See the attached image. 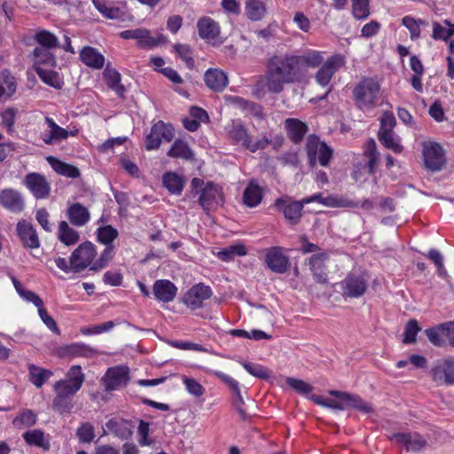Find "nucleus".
Here are the masks:
<instances>
[{"mask_svg":"<svg viewBox=\"0 0 454 454\" xmlns=\"http://www.w3.org/2000/svg\"><path fill=\"white\" fill-rule=\"evenodd\" d=\"M303 76L293 54H275L266 65L265 75L260 77L257 86L266 89L270 93L278 94L286 84L294 83Z\"/></svg>","mask_w":454,"mask_h":454,"instance_id":"1","label":"nucleus"},{"mask_svg":"<svg viewBox=\"0 0 454 454\" xmlns=\"http://www.w3.org/2000/svg\"><path fill=\"white\" fill-rule=\"evenodd\" d=\"M85 375L79 365L72 366L64 380L57 381L53 386L56 396L52 402L53 410L64 413L70 412L73 408L72 397L81 389Z\"/></svg>","mask_w":454,"mask_h":454,"instance_id":"2","label":"nucleus"},{"mask_svg":"<svg viewBox=\"0 0 454 454\" xmlns=\"http://www.w3.org/2000/svg\"><path fill=\"white\" fill-rule=\"evenodd\" d=\"M71 254L78 273L86 269L98 272L107 267L112 261L114 248V247H105L98 255L96 246L90 241H86L80 244Z\"/></svg>","mask_w":454,"mask_h":454,"instance_id":"3","label":"nucleus"},{"mask_svg":"<svg viewBox=\"0 0 454 454\" xmlns=\"http://www.w3.org/2000/svg\"><path fill=\"white\" fill-rule=\"evenodd\" d=\"M191 185L199 195V204L205 211L217 208L223 204L222 187L213 182L205 183L203 179L194 177Z\"/></svg>","mask_w":454,"mask_h":454,"instance_id":"4","label":"nucleus"},{"mask_svg":"<svg viewBox=\"0 0 454 454\" xmlns=\"http://www.w3.org/2000/svg\"><path fill=\"white\" fill-rule=\"evenodd\" d=\"M380 95L379 82L372 77L363 78L353 90V98L356 106L362 110L373 108Z\"/></svg>","mask_w":454,"mask_h":454,"instance_id":"5","label":"nucleus"},{"mask_svg":"<svg viewBox=\"0 0 454 454\" xmlns=\"http://www.w3.org/2000/svg\"><path fill=\"white\" fill-rule=\"evenodd\" d=\"M346 64V59L341 54H335L329 57L320 67L315 74L316 82L323 88H326L325 92L317 98V101L325 99L332 91L333 86H329L334 74Z\"/></svg>","mask_w":454,"mask_h":454,"instance_id":"6","label":"nucleus"},{"mask_svg":"<svg viewBox=\"0 0 454 454\" xmlns=\"http://www.w3.org/2000/svg\"><path fill=\"white\" fill-rule=\"evenodd\" d=\"M396 124L394 114L390 112H385L380 118V127L378 132L379 141L387 149L395 153L403 152L401 138L394 131Z\"/></svg>","mask_w":454,"mask_h":454,"instance_id":"7","label":"nucleus"},{"mask_svg":"<svg viewBox=\"0 0 454 454\" xmlns=\"http://www.w3.org/2000/svg\"><path fill=\"white\" fill-rule=\"evenodd\" d=\"M306 148L311 166H315L317 161L323 167H326L329 164L333 151L325 142L320 141L317 137H309Z\"/></svg>","mask_w":454,"mask_h":454,"instance_id":"8","label":"nucleus"},{"mask_svg":"<svg viewBox=\"0 0 454 454\" xmlns=\"http://www.w3.org/2000/svg\"><path fill=\"white\" fill-rule=\"evenodd\" d=\"M422 154L425 166L432 171L440 170L445 163L442 147L436 142L425 141L422 144Z\"/></svg>","mask_w":454,"mask_h":454,"instance_id":"9","label":"nucleus"},{"mask_svg":"<svg viewBox=\"0 0 454 454\" xmlns=\"http://www.w3.org/2000/svg\"><path fill=\"white\" fill-rule=\"evenodd\" d=\"M173 137V127L159 121L152 127L150 133L146 136L145 147L147 150L157 149L162 140L169 142Z\"/></svg>","mask_w":454,"mask_h":454,"instance_id":"10","label":"nucleus"},{"mask_svg":"<svg viewBox=\"0 0 454 454\" xmlns=\"http://www.w3.org/2000/svg\"><path fill=\"white\" fill-rule=\"evenodd\" d=\"M129 372L126 366L109 368L103 378L106 389L111 391L125 387L129 381Z\"/></svg>","mask_w":454,"mask_h":454,"instance_id":"11","label":"nucleus"},{"mask_svg":"<svg viewBox=\"0 0 454 454\" xmlns=\"http://www.w3.org/2000/svg\"><path fill=\"white\" fill-rule=\"evenodd\" d=\"M431 376L438 385L454 384V359H445L437 362L431 369Z\"/></svg>","mask_w":454,"mask_h":454,"instance_id":"12","label":"nucleus"},{"mask_svg":"<svg viewBox=\"0 0 454 454\" xmlns=\"http://www.w3.org/2000/svg\"><path fill=\"white\" fill-rule=\"evenodd\" d=\"M212 291L209 286L203 284L194 285L183 298V302L192 309H198L202 307L203 302L209 299Z\"/></svg>","mask_w":454,"mask_h":454,"instance_id":"13","label":"nucleus"},{"mask_svg":"<svg viewBox=\"0 0 454 454\" xmlns=\"http://www.w3.org/2000/svg\"><path fill=\"white\" fill-rule=\"evenodd\" d=\"M24 184L36 199L49 196L51 185L46 177L39 173H29L24 178Z\"/></svg>","mask_w":454,"mask_h":454,"instance_id":"14","label":"nucleus"},{"mask_svg":"<svg viewBox=\"0 0 454 454\" xmlns=\"http://www.w3.org/2000/svg\"><path fill=\"white\" fill-rule=\"evenodd\" d=\"M0 205L12 213H20L25 208V200L20 192L12 188L0 191Z\"/></svg>","mask_w":454,"mask_h":454,"instance_id":"15","label":"nucleus"},{"mask_svg":"<svg viewBox=\"0 0 454 454\" xmlns=\"http://www.w3.org/2000/svg\"><path fill=\"white\" fill-rule=\"evenodd\" d=\"M199 35L212 43L214 46L220 45L222 41L219 39L220 27L216 21L209 17H203L197 23Z\"/></svg>","mask_w":454,"mask_h":454,"instance_id":"16","label":"nucleus"},{"mask_svg":"<svg viewBox=\"0 0 454 454\" xmlns=\"http://www.w3.org/2000/svg\"><path fill=\"white\" fill-rule=\"evenodd\" d=\"M391 439L408 451H419L428 446L427 439L417 432L395 434Z\"/></svg>","mask_w":454,"mask_h":454,"instance_id":"17","label":"nucleus"},{"mask_svg":"<svg viewBox=\"0 0 454 454\" xmlns=\"http://www.w3.org/2000/svg\"><path fill=\"white\" fill-rule=\"evenodd\" d=\"M303 206V200L292 201L290 198H279L275 201V207L284 213L285 218L291 224L299 223Z\"/></svg>","mask_w":454,"mask_h":454,"instance_id":"18","label":"nucleus"},{"mask_svg":"<svg viewBox=\"0 0 454 454\" xmlns=\"http://www.w3.org/2000/svg\"><path fill=\"white\" fill-rule=\"evenodd\" d=\"M343 296L348 298L361 297L367 289V281L363 275L349 274L342 282Z\"/></svg>","mask_w":454,"mask_h":454,"instance_id":"19","label":"nucleus"},{"mask_svg":"<svg viewBox=\"0 0 454 454\" xmlns=\"http://www.w3.org/2000/svg\"><path fill=\"white\" fill-rule=\"evenodd\" d=\"M47 129L41 134V138L46 145L58 144L67 139L70 135L74 136L75 133L69 132L67 129L59 126L53 119L50 117L45 118Z\"/></svg>","mask_w":454,"mask_h":454,"instance_id":"20","label":"nucleus"},{"mask_svg":"<svg viewBox=\"0 0 454 454\" xmlns=\"http://www.w3.org/2000/svg\"><path fill=\"white\" fill-rule=\"evenodd\" d=\"M329 394L344 402L346 408H353L360 412L368 414L373 411L372 405L364 401L359 395L343 391L330 390Z\"/></svg>","mask_w":454,"mask_h":454,"instance_id":"21","label":"nucleus"},{"mask_svg":"<svg viewBox=\"0 0 454 454\" xmlns=\"http://www.w3.org/2000/svg\"><path fill=\"white\" fill-rule=\"evenodd\" d=\"M120 36L123 39H135L141 48H153L159 44L160 39L151 35L149 30L145 28H136L124 30L120 33Z\"/></svg>","mask_w":454,"mask_h":454,"instance_id":"22","label":"nucleus"},{"mask_svg":"<svg viewBox=\"0 0 454 454\" xmlns=\"http://www.w3.org/2000/svg\"><path fill=\"white\" fill-rule=\"evenodd\" d=\"M95 8L106 18L111 20H130L127 15L126 6H113L107 0H92Z\"/></svg>","mask_w":454,"mask_h":454,"instance_id":"23","label":"nucleus"},{"mask_svg":"<svg viewBox=\"0 0 454 454\" xmlns=\"http://www.w3.org/2000/svg\"><path fill=\"white\" fill-rule=\"evenodd\" d=\"M265 260L268 267L274 272L284 273L287 270L288 258L278 247L269 249Z\"/></svg>","mask_w":454,"mask_h":454,"instance_id":"24","label":"nucleus"},{"mask_svg":"<svg viewBox=\"0 0 454 454\" xmlns=\"http://www.w3.org/2000/svg\"><path fill=\"white\" fill-rule=\"evenodd\" d=\"M17 232L25 247L29 248L39 247L38 235L30 223L25 220L20 221L17 224Z\"/></svg>","mask_w":454,"mask_h":454,"instance_id":"25","label":"nucleus"},{"mask_svg":"<svg viewBox=\"0 0 454 454\" xmlns=\"http://www.w3.org/2000/svg\"><path fill=\"white\" fill-rule=\"evenodd\" d=\"M153 291L157 300L169 302L176 296L177 288L168 279H159L154 282Z\"/></svg>","mask_w":454,"mask_h":454,"instance_id":"26","label":"nucleus"},{"mask_svg":"<svg viewBox=\"0 0 454 454\" xmlns=\"http://www.w3.org/2000/svg\"><path fill=\"white\" fill-rule=\"evenodd\" d=\"M207 86L214 91H222L228 84L226 74L218 68H209L204 74Z\"/></svg>","mask_w":454,"mask_h":454,"instance_id":"27","label":"nucleus"},{"mask_svg":"<svg viewBox=\"0 0 454 454\" xmlns=\"http://www.w3.org/2000/svg\"><path fill=\"white\" fill-rule=\"evenodd\" d=\"M327 259L325 253L313 254L309 259V269L315 280L320 284L327 282V273L325 262Z\"/></svg>","mask_w":454,"mask_h":454,"instance_id":"28","label":"nucleus"},{"mask_svg":"<svg viewBox=\"0 0 454 454\" xmlns=\"http://www.w3.org/2000/svg\"><path fill=\"white\" fill-rule=\"evenodd\" d=\"M185 180L183 176L168 171L162 176L163 187L173 195H180L184 190Z\"/></svg>","mask_w":454,"mask_h":454,"instance_id":"29","label":"nucleus"},{"mask_svg":"<svg viewBox=\"0 0 454 454\" xmlns=\"http://www.w3.org/2000/svg\"><path fill=\"white\" fill-rule=\"evenodd\" d=\"M46 160L59 175L69 178H77L80 176V170L74 165L64 162L54 156H48Z\"/></svg>","mask_w":454,"mask_h":454,"instance_id":"30","label":"nucleus"},{"mask_svg":"<svg viewBox=\"0 0 454 454\" xmlns=\"http://www.w3.org/2000/svg\"><path fill=\"white\" fill-rule=\"evenodd\" d=\"M285 127L287 130L288 137L294 143L301 141L308 131L306 123L294 118L286 119L285 121Z\"/></svg>","mask_w":454,"mask_h":454,"instance_id":"31","label":"nucleus"},{"mask_svg":"<svg viewBox=\"0 0 454 454\" xmlns=\"http://www.w3.org/2000/svg\"><path fill=\"white\" fill-rule=\"evenodd\" d=\"M22 437L30 446H36L43 450H50V438L40 429L28 430L23 434Z\"/></svg>","mask_w":454,"mask_h":454,"instance_id":"32","label":"nucleus"},{"mask_svg":"<svg viewBox=\"0 0 454 454\" xmlns=\"http://www.w3.org/2000/svg\"><path fill=\"white\" fill-rule=\"evenodd\" d=\"M262 199V189L255 182L251 181L243 192V202L247 207H254L258 206Z\"/></svg>","mask_w":454,"mask_h":454,"instance_id":"33","label":"nucleus"},{"mask_svg":"<svg viewBox=\"0 0 454 454\" xmlns=\"http://www.w3.org/2000/svg\"><path fill=\"white\" fill-rule=\"evenodd\" d=\"M67 216L71 223L75 226H83L90 220V212L80 203H74L69 207Z\"/></svg>","mask_w":454,"mask_h":454,"instance_id":"34","label":"nucleus"},{"mask_svg":"<svg viewBox=\"0 0 454 454\" xmlns=\"http://www.w3.org/2000/svg\"><path fill=\"white\" fill-rule=\"evenodd\" d=\"M301 72L304 67H317L323 63L324 53L318 51H309L302 55H294Z\"/></svg>","mask_w":454,"mask_h":454,"instance_id":"35","label":"nucleus"},{"mask_svg":"<svg viewBox=\"0 0 454 454\" xmlns=\"http://www.w3.org/2000/svg\"><path fill=\"white\" fill-rule=\"evenodd\" d=\"M81 60L88 67L100 69L105 63V58L96 49L84 47L80 53Z\"/></svg>","mask_w":454,"mask_h":454,"instance_id":"36","label":"nucleus"},{"mask_svg":"<svg viewBox=\"0 0 454 454\" xmlns=\"http://www.w3.org/2000/svg\"><path fill=\"white\" fill-rule=\"evenodd\" d=\"M227 132L230 140L234 144H241L247 148L250 136L240 122H232V124L227 128Z\"/></svg>","mask_w":454,"mask_h":454,"instance_id":"37","label":"nucleus"},{"mask_svg":"<svg viewBox=\"0 0 454 454\" xmlns=\"http://www.w3.org/2000/svg\"><path fill=\"white\" fill-rule=\"evenodd\" d=\"M245 12L249 20L258 21L264 18L267 9L265 4L261 0H247Z\"/></svg>","mask_w":454,"mask_h":454,"instance_id":"38","label":"nucleus"},{"mask_svg":"<svg viewBox=\"0 0 454 454\" xmlns=\"http://www.w3.org/2000/svg\"><path fill=\"white\" fill-rule=\"evenodd\" d=\"M106 427L108 432L121 439H128L132 434L129 422L124 419H111L106 422Z\"/></svg>","mask_w":454,"mask_h":454,"instance_id":"39","label":"nucleus"},{"mask_svg":"<svg viewBox=\"0 0 454 454\" xmlns=\"http://www.w3.org/2000/svg\"><path fill=\"white\" fill-rule=\"evenodd\" d=\"M103 75L108 87L114 90L119 96H122L125 89L123 85L121 84V74L119 72L107 66L104 70Z\"/></svg>","mask_w":454,"mask_h":454,"instance_id":"40","label":"nucleus"},{"mask_svg":"<svg viewBox=\"0 0 454 454\" xmlns=\"http://www.w3.org/2000/svg\"><path fill=\"white\" fill-rule=\"evenodd\" d=\"M59 239L67 246H71L78 242L79 233L71 228L65 221H61L58 231Z\"/></svg>","mask_w":454,"mask_h":454,"instance_id":"41","label":"nucleus"},{"mask_svg":"<svg viewBox=\"0 0 454 454\" xmlns=\"http://www.w3.org/2000/svg\"><path fill=\"white\" fill-rule=\"evenodd\" d=\"M168 155L171 158H179L183 160H191L193 156L187 143L181 139H177L174 142L168 152Z\"/></svg>","mask_w":454,"mask_h":454,"instance_id":"42","label":"nucleus"},{"mask_svg":"<svg viewBox=\"0 0 454 454\" xmlns=\"http://www.w3.org/2000/svg\"><path fill=\"white\" fill-rule=\"evenodd\" d=\"M35 72L44 83L55 89L62 88L63 82L57 72L52 70H47L41 67H36Z\"/></svg>","mask_w":454,"mask_h":454,"instance_id":"43","label":"nucleus"},{"mask_svg":"<svg viewBox=\"0 0 454 454\" xmlns=\"http://www.w3.org/2000/svg\"><path fill=\"white\" fill-rule=\"evenodd\" d=\"M28 370L30 381L36 387H41L52 375L51 371L40 368L34 364H30Z\"/></svg>","mask_w":454,"mask_h":454,"instance_id":"44","label":"nucleus"},{"mask_svg":"<svg viewBox=\"0 0 454 454\" xmlns=\"http://www.w3.org/2000/svg\"><path fill=\"white\" fill-rule=\"evenodd\" d=\"M247 248L243 244H234L231 245L228 247L219 251L217 253L218 258L222 261H231L233 260L236 256H243L247 254Z\"/></svg>","mask_w":454,"mask_h":454,"instance_id":"45","label":"nucleus"},{"mask_svg":"<svg viewBox=\"0 0 454 454\" xmlns=\"http://www.w3.org/2000/svg\"><path fill=\"white\" fill-rule=\"evenodd\" d=\"M118 231L111 225H104L98 229V240L106 247H114L112 243L118 237Z\"/></svg>","mask_w":454,"mask_h":454,"instance_id":"46","label":"nucleus"},{"mask_svg":"<svg viewBox=\"0 0 454 454\" xmlns=\"http://www.w3.org/2000/svg\"><path fill=\"white\" fill-rule=\"evenodd\" d=\"M37 416L31 410H24L12 421V424L17 428H25L34 426L36 422Z\"/></svg>","mask_w":454,"mask_h":454,"instance_id":"47","label":"nucleus"},{"mask_svg":"<svg viewBox=\"0 0 454 454\" xmlns=\"http://www.w3.org/2000/svg\"><path fill=\"white\" fill-rule=\"evenodd\" d=\"M46 263L49 266V268H51L52 264H54L56 267H58L65 273H78L77 269L74 268V262L72 259V254L70 255L68 261L60 256H57L53 258H49Z\"/></svg>","mask_w":454,"mask_h":454,"instance_id":"48","label":"nucleus"},{"mask_svg":"<svg viewBox=\"0 0 454 454\" xmlns=\"http://www.w3.org/2000/svg\"><path fill=\"white\" fill-rule=\"evenodd\" d=\"M35 39L41 45V48L52 49L59 47L57 36L47 30L37 32Z\"/></svg>","mask_w":454,"mask_h":454,"instance_id":"49","label":"nucleus"},{"mask_svg":"<svg viewBox=\"0 0 454 454\" xmlns=\"http://www.w3.org/2000/svg\"><path fill=\"white\" fill-rule=\"evenodd\" d=\"M402 24L410 31L411 39L417 40L420 36V25H425L426 22L422 20H415L411 16H405L402 19Z\"/></svg>","mask_w":454,"mask_h":454,"instance_id":"50","label":"nucleus"},{"mask_svg":"<svg viewBox=\"0 0 454 454\" xmlns=\"http://www.w3.org/2000/svg\"><path fill=\"white\" fill-rule=\"evenodd\" d=\"M50 49L36 47L33 51L35 64L55 65L54 56L50 52Z\"/></svg>","mask_w":454,"mask_h":454,"instance_id":"51","label":"nucleus"},{"mask_svg":"<svg viewBox=\"0 0 454 454\" xmlns=\"http://www.w3.org/2000/svg\"><path fill=\"white\" fill-rule=\"evenodd\" d=\"M420 330L421 328L416 319L409 320L405 325L403 342L404 344L414 343L416 341V336Z\"/></svg>","mask_w":454,"mask_h":454,"instance_id":"52","label":"nucleus"},{"mask_svg":"<svg viewBox=\"0 0 454 454\" xmlns=\"http://www.w3.org/2000/svg\"><path fill=\"white\" fill-rule=\"evenodd\" d=\"M243 367L246 371L259 379L266 380L270 377V372L264 366L256 364L244 363Z\"/></svg>","mask_w":454,"mask_h":454,"instance_id":"53","label":"nucleus"},{"mask_svg":"<svg viewBox=\"0 0 454 454\" xmlns=\"http://www.w3.org/2000/svg\"><path fill=\"white\" fill-rule=\"evenodd\" d=\"M0 85L5 88L7 98H10L16 91V80L8 70L0 73Z\"/></svg>","mask_w":454,"mask_h":454,"instance_id":"54","label":"nucleus"},{"mask_svg":"<svg viewBox=\"0 0 454 454\" xmlns=\"http://www.w3.org/2000/svg\"><path fill=\"white\" fill-rule=\"evenodd\" d=\"M286 382L290 387L301 395L309 394L313 390L311 385L300 379L287 377Z\"/></svg>","mask_w":454,"mask_h":454,"instance_id":"55","label":"nucleus"},{"mask_svg":"<svg viewBox=\"0 0 454 454\" xmlns=\"http://www.w3.org/2000/svg\"><path fill=\"white\" fill-rule=\"evenodd\" d=\"M352 10L356 19H365L369 16V0H352Z\"/></svg>","mask_w":454,"mask_h":454,"instance_id":"56","label":"nucleus"},{"mask_svg":"<svg viewBox=\"0 0 454 454\" xmlns=\"http://www.w3.org/2000/svg\"><path fill=\"white\" fill-rule=\"evenodd\" d=\"M183 383L184 384L186 390L192 395L196 397H200L205 393V388L196 381L194 379H191L184 376L182 378Z\"/></svg>","mask_w":454,"mask_h":454,"instance_id":"57","label":"nucleus"},{"mask_svg":"<svg viewBox=\"0 0 454 454\" xmlns=\"http://www.w3.org/2000/svg\"><path fill=\"white\" fill-rule=\"evenodd\" d=\"M322 205L332 207H356L357 206L356 203L353 201L337 199L333 196L325 197L324 200H322Z\"/></svg>","mask_w":454,"mask_h":454,"instance_id":"58","label":"nucleus"},{"mask_svg":"<svg viewBox=\"0 0 454 454\" xmlns=\"http://www.w3.org/2000/svg\"><path fill=\"white\" fill-rule=\"evenodd\" d=\"M451 36L450 27L442 26L441 23L434 21L433 22V34L432 37L434 40H443L448 42V39Z\"/></svg>","mask_w":454,"mask_h":454,"instance_id":"59","label":"nucleus"},{"mask_svg":"<svg viewBox=\"0 0 454 454\" xmlns=\"http://www.w3.org/2000/svg\"><path fill=\"white\" fill-rule=\"evenodd\" d=\"M17 113V109L8 107L1 114L2 123L10 132L13 131Z\"/></svg>","mask_w":454,"mask_h":454,"instance_id":"60","label":"nucleus"},{"mask_svg":"<svg viewBox=\"0 0 454 454\" xmlns=\"http://www.w3.org/2000/svg\"><path fill=\"white\" fill-rule=\"evenodd\" d=\"M76 434L80 442H90L95 437L94 427L90 423H84L77 429Z\"/></svg>","mask_w":454,"mask_h":454,"instance_id":"61","label":"nucleus"},{"mask_svg":"<svg viewBox=\"0 0 454 454\" xmlns=\"http://www.w3.org/2000/svg\"><path fill=\"white\" fill-rule=\"evenodd\" d=\"M310 399L316 403L323 407L331 408L333 410L343 411L345 406L340 402L336 400H327L321 395H312Z\"/></svg>","mask_w":454,"mask_h":454,"instance_id":"62","label":"nucleus"},{"mask_svg":"<svg viewBox=\"0 0 454 454\" xmlns=\"http://www.w3.org/2000/svg\"><path fill=\"white\" fill-rule=\"evenodd\" d=\"M38 314L43 324L53 333L59 334L60 331L57 326L55 320L50 316L43 305L38 307Z\"/></svg>","mask_w":454,"mask_h":454,"instance_id":"63","label":"nucleus"},{"mask_svg":"<svg viewBox=\"0 0 454 454\" xmlns=\"http://www.w3.org/2000/svg\"><path fill=\"white\" fill-rule=\"evenodd\" d=\"M175 50L180 58L185 62L187 67H193V59L192 56V51L190 46L187 44H176Z\"/></svg>","mask_w":454,"mask_h":454,"instance_id":"64","label":"nucleus"}]
</instances>
